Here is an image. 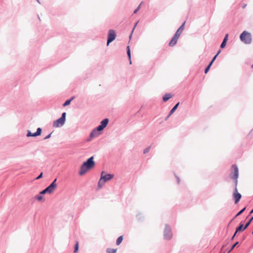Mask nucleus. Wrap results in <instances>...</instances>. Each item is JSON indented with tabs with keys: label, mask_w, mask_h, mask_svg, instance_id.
<instances>
[{
	"label": "nucleus",
	"mask_w": 253,
	"mask_h": 253,
	"mask_svg": "<svg viewBox=\"0 0 253 253\" xmlns=\"http://www.w3.org/2000/svg\"><path fill=\"white\" fill-rule=\"evenodd\" d=\"M123 236H120L117 240V241H116V245L117 246H119L123 241Z\"/></svg>",
	"instance_id": "obj_19"
},
{
	"label": "nucleus",
	"mask_w": 253,
	"mask_h": 253,
	"mask_svg": "<svg viewBox=\"0 0 253 253\" xmlns=\"http://www.w3.org/2000/svg\"><path fill=\"white\" fill-rule=\"evenodd\" d=\"M164 236L167 239H170L172 237L170 229L169 227H167L165 230Z\"/></svg>",
	"instance_id": "obj_10"
},
{
	"label": "nucleus",
	"mask_w": 253,
	"mask_h": 253,
	"mask_svg": "<svg viewBox=\"0 0 253 253\" xmlns=\"http://www.w3.org/2000/svg\"><path fill=\"white\" fill-rule=\"evenodd\" d=\"M94 165L95 163L93 161V157H91L87 160V161L84 162L82 165L79 171V174L81 175L84 174L88 169L93 168Z\"/></svg>",
	"instance_id": "obj_1"
},
{
	"label": "nucleus",
	"mask_w": 253,
	"mask_h": 253,
	"mask_svg": "<svg viewBox=\"0 0 253 253\" xmlns=\"http://www.w3.org/2000/svg\"><path fill=\"white\" fill-rule=\"evenodd\" d=\"M66 116V113L65 112L62 113L61 117L53 122V126L54 127L62 126L65 123Z\"/></svg>",
	"instance_id": "obj_4"
},
{
	"label": "nucleus",
	"mask_w": 253,
	"mask_h": 253,
	"mask_svg": "<svg viewBox=\"0 0 253 253\" xmlns=\"http://www.w3.org/2000/svg\"><path fill=\"white\" fill-rule=\"evenodd\" d=\"M185 23V22H184L183 23V24L179 28L178 30L183 32V31L184 30V27Z\"/></svg>",
	"instance_id": "obj_26"
},
{
	"label": "nucleus",
	"mask_w": 253,
	"mask_h": 253,
	"mask_svg": "<svg viewBox=\"0 0 253 253\" xmlns=\"http://www.w3.org/2000/svg\"><path fill=\"white\" fill-rule=\"evenodd\" d=\"M101 130H98V127H97L96 129H94L91 133H90V136L91 138L95 137L98 136L100 134V131Z\"/></svg>",
	"instance_id": "obj_12"
},
{
	"label": "nucleus",
	"mask_w": 253,
	"mask_h": 253,
	"mask_svg": "<svg viewBox=\"0 0 253 253\" xmlns=\"http://www.w3.org/2000/svg\"><path fill=\"white\" fill-rule=\"evenodd\" d=\"M109 120L108 119H105L101 122L100 125L97 127L98 130H102L107 125Z\"/></svg>",
	"instance_id": "obj_9"
},
{
	"label": "nucleus",
	"mask_w": 253,
	"mask_h": 253,
	"mask_svg": "<svg viewBox=\"0 0 253 253\" xmlns=\"http://www.w3.org/2000/svg\"><path fill=\"white\" fill-rule=\"evenodd\" d=\"M127 54L128 55L129 60V63L130 64H131V55H130V50L129 48V46H127Z\"/></svg>",
	"instance_id": "obj_17"
},
{
	"label": "nucleus",
	"mask_w": 253,
	"mask_h": 253,
	"mask_svg": "<svg viewBox=\"0 0 253 253\" xmlns=\"http://www.w3.org/2000/svg\"><path fill=\"white\" fill-rule=\"evenodd\" d=\"M227 38H228V35L227 34V35L225 36V38H224V39L223 41H225V42H227Z\"/></svg>",
	"instance_id": "obj_36"
},
{
	"label": "nucleus",
	"mask_w": 253,
	"mask_h": 253,
	"mask_svg": "<svg viewBox=\"0 0 253 253\" xmlns=\"http://www.w3.org/2000/svg\"><path fill=\"white\" fill-rule=\"evenodd\" d=\"M182 33V31L178 29L175 33L174 36L178 39Z\"/></svg>",
	"instance_id": "obj_20"
},
{
	"label": "nucleus",
	"mask_w": 253,
	"mask_h": 253,
	"mask_svg": "<svg viewBox=\"0 0 253 253\" xmlns=\"http://www.w3.org/2000/svg\"><path fill=\"white\" fill-rule=\"evenodd\" d=\"M252 67L253 68V64L252 65Z\"/></svg>",
	"instance_id": "obj_40"
},
{
	"label": "nucleus",
	"mask_w": 253,
	"mask_h": 253,
	"mask_svg": "<svg viewBox=\"0 0 253 253\" xmlns=\"http://www.w3.org/2000/svg\"><path fill=\"white\" fill-rule=\"evenodd\" d=\"M240 38L241 41L246 44L250 43L252 42L251 35L247 31H244L241 34Z\"/></svg>",
	"instance_id": "obj_3"
},
{
	"label": "nucleus",
	"mask_w": 253,
	"mask_h": 253,
	"mask_svg": "<svg viewBox=\"0 0 253 253\" xmlns=\"http://www.w3.org/2000/svg\"><path fill=\"white\" fill-rule=\"evenodd\" d=\"M238 244V242H236L231 247V249L228 251V253H229L230 252H231L233 250V249L236 246V245Z\"/></svg>",
	"instance_id": "obj_25"
},
{
	"label": "nucleus",
	"mask_w": 253,
	"mask_h": 253,
	"mask_svg": "<svg viewBox=\"0 0 253 253\" xmlns=\"http://www.w3.org/2000/svg\"><path fill=\"white\" fill-rule=\"evenodd\" d=\"M51 133H50V134H48V135H47V136L44 138V139H48V138H50V136H51Z\"/></svg>",
	"instance_id": "obj_35"
},
{
	"label": "nucleus",
	"mask_w": 253,
	"mask_h": 253,
	"mask_svg": "<svg viewBox=\"0 0 253 253\" xmlns=\"http://www.w3.org/2000/svg\"><path fill=\"white\" fill-rule=\"evenodd\" d=\"M42 173L40 174V175H39V176L36 178V179H39L41 178V177H42Z\"/></svg>",
	"instance_id": "obj_34"
},
{
	"label": "nucleus",
	"mask_w": 253,
	"mask_h": 253,
	"mask_svg": "<svg viewBox=\"0 0 253 253\" xmlns=\"http://www.w3.org/2000/svg\"><path fill=\"white\" fill-rule=\"evenodd\" d=\"M56 181V179H54L52 183L45 188L48 193H52L55 190L57 187Z\"/></svg>",
	"instance_id": "obj_7"
},
{
	"label": "nucleus",
	"mask_w": 253,
	"mask_h": 253,
	"mask_svg": "<svg viewBox=\"0 0 253 253\" xmlns=\"http://www.w3.org/2000/svg\"><path fill=\"white\" fill-rule=\"evenodd\" d=\"M137 23H138V22L136 23L135 25V26H134V28L136 27V25L137 24Z\"/></svg>",
	"instance_id": "obj_39"
},
{
	"label": "nucleus",
	"mask_w": 253,
	"mask_h": 253,
	"mask_svg": "<svg viewBox=\"0 0 253 253\" xmlns=\"http://www.w3.org/2000/svg\"><path fill=\"white\" fill-rule=\"evenodd\" d=\"M150 147H148L147 148H146V149H144V154H146L147 153H148L149 151H150Z\"/></svg>",
	"instance_id": "obj_30"
},
{
	"label": "nucleus",
	"mask_w": 253,
	"mask_h": 253,
	"mask_svg": "<svg viewBox=\"0 0 253 253\" xmlns=\"http://www.w3.org/2000/svg\"><path fill=\"white\" fill-rule=\"evenodd\" d=\"M220 51H218V53L214 56V57L213 58L212 60H211V62H212V64L213 63V61L215 60V59H216V57L218 56V55L219 54Z\"/></svg>",
	"instance_id": "obj_29"
},
{
	"label": "nucleus",
	"mask_w": 253,
	"mask_h": 253,
	"mask_svg": "<svg viewBox=\"0 0 253 253\" xmlns=\"http://www.w3.org/2000/svg\"><path fill=\"white\" fill-rule=\"evenodd\" d=\"M179 104V102H178L170 110L169 114V117L171 115H172L174 111L176 110V109L177 108L178 105Z\"/></svg>",
	"instance_id": "obj_16"
},
{
	"label": "nucleus",
	"mask_w": 253,
	"mask_h": 253,
	"mask_svg": "<svg viewBox=\"0 0 253 253\" xmlns=\"http://www.w3.org/2000/svg\"><path fill=\"white\" fill-rule=\"evenodd\" d=\"M177 182H178V183H179V178H177Z\"/></svg>",
	"instance_id": "obj_38"
},
{
	"label": "nucleus",
	"mask_w": 253,
	"mask_h": 253,
	"mask_svg": "<svg viewBox=\"0 0 253 253\" xmlns=\"http://www.w3.org/2000/svg\"><path fill=\"white\" fill-rule=\"evenodd\" d=\"M114 177V174H106L104 171H102L101 174L100 178L98 183V187L99 188H102L106 181L111 180Z\"/></svg>",
	"instance_id": "obj_2"
},
{
	"label": "nucleus",
	"mask_w": 253,
	"mask_h": 253,
	"mask_svg": "<svg viewBox=\"0 0 253 253\" xmlns=\"http://www.w3.org/2000/svg\"><path fill=\"white\" fill-rule=\"evenodd\" d=\"M253 213V209L251 211L250 214H252Z\"/></svg>",
	"instance_id": "obj_37"
},
{
	"label": "nucleus",
	"mask_w": 253,
	"mask_h": 253,
	"mask_svg": "<svg viewBox=\"0 0 253 253\" xmlns=\"http://www.w3.org/2000/svg\"><path fill=\"white\" fill-rule=\"evenodd\" d=\"M212 65V62H211L209 64V65L208 66V67L206 68V69H205V73L207 74L208 71H209L211 66Z\"/></svg>",
	"instance_id": "obj_22"
},
{
	"label": "nucleus",
	"mask_w": 253,
	"mask_h": 253,
	"mask_svg": "<svg viewBox=\"0 0 253 253\" xmlns=\"http://www.w3.org/2000/svg\"><path fill=\"white\" fill-rule=\"evenodd\" d=\"M47 193V191H46V189H45L44 190H42V191H41V192H40V194H45V193Z\"/></svg>",
	"instance_id": "obj_33"
},
{
	"label": "nucleus",
	"mask_w": 253,
	"mask_h": 253,
	"mask_svg": "<svg viewBox=\"0 0 253 253\" xmlns=\"http://www.w3.org/2000/svg\"><path fill=\"white\" fill-rule=\"evenodd\" d=\"M232 169L233 170V174L232 178L233 179L235 180V185H237V178L238 177V169L237 166L235 165H232Z\"/></svg>",
	"instance_id": "obj_6"
},
{
	"label": "nucleus",
	"mask_w": 253,
	"mask_h": 253,
	"mask_svg": "<svg viewBox=\"0 0 253 253\" xmlns=\"http://www.w3.org/2000/svg\"><path fill=\"white\" fill-rule=\"evenodd\" d=\"M246 209V208H244V209H243L241 211H240L236 215V217L239 216V215H240Z\"/></svg>",
	"instance_id": "obj_28"
},
{
	"label": "nucleus",
	"mask_w": 253,
	"mask_h": 253,
	"mask_svg": "<svg viewBox=\"0 0 253 253\" xmlns=\"http://www.w3.org/2000/svg\"><path fill=\"white\" fill-rule=\"evenodd\" d=\"M253 217H252L250 220L245 225V228H247L249 225L250 224L251 222H252V221L253 220Z\"/></svg>",
	"instance_id": "obj_24"
},
{
	"label": "nucleus",
	"mask_w": 253,
	"mask_h": 253,
	"mask_svg": "<svg viewBox=\"0 0 253 253\" xmlns=\"http://www.w3.org/2000/svg\"><path fill=\"white\" fill-rule=\"evenodd\" d=\"M79 242L77 241L75 246V250H74V253H77L79 250Z\"/></svg>",
	"instance_id": "obj_21"
},
{
	"label": "nucleus",
	"mask_w": 253,
	"mask_h": 253,
	"mask_svg": "<svg viewBox=\"0 0 253 253\" xmlns=\"http://www.w3.org/2000/svg\"><path fill=\"white\" fill-rule=\"evenodd\" d=\"M171 97L172 95L170 93H167L163 96V100L164 102H166Z\"/></svg>",
	"instance_id": "obj_15"
},
{
	"label": "nucleus",
	"mask_w": 253,
	"mask_h": 253,
	"mask_svg": "<svg viewBox=\"0 0 253 253\" xmlns=\"http://www.w3.org/2000/svg\"><path fill=\"white\" fill-rule=\"evenodd\" d=\"M178 39V38L173 36L172 37V39L171 40V41H170V42H169V46H174L176 44V43H177Z\"/></svg>",
	"instance_id": "obj_14"
},
{
	"label": "nucleus",
	"mask_w": 253,
	"mask_h": 253,
	"mask_svg": "<svg viewBox=\"0 0 253 253\" xmlns=\"http://www.w3.org/2000/svg\"><path fill=\"white\" fill-rule=\"evenodd\" d=\"M36 198L38 200L41 201L42 199V197L41 195H38L37 196Z\"/></svg>",
	"instance_id": "obj_32"
},
{
	"label": "nucleus",
	"mask_w": 253,
	"mask_h": 253,
	"mask_svg": "<svg viewBox=\"0 0 253 253\" xmlns=\"http://www.w3.org/2000/svg\"><path fill=\"white\" fill-rule=\"evenodd\" d=\"M247 228H245V226L244 227V225L243 224H241L239 227H238L236 229V232L235 234H234L232 238V239L233 240L236 234L237 233V232L240 231H243L245 230Z\"/></svg>",
	"instance_id": "obj_13"
},
{
	"label": "nucleus",
	"mask_w": 253,
	"mask_h": 253,
	"mask_svg": "<svg viewBox=\"0 0 253 253\" xmlns=\"http://www.w3.org/2000/svg\"><path fill=\"white\" fill-rule=\"evenodd\" d=\"M117 251V249H111V248H108L106 250V252L107 253H116Z\"/></svg>",
	"instance_id": "obj_18"
},
{
	"label": "nucleus",
	"mask_w": 253,
	"mask_h": 253,
	"mask_svg": "<svg viewBox=\"0 0 253 253\" xmlns=\"http://www.w3.org/2000/svg\"><path fill=\"white\" fill-rule=\"evenodd\" d=\"M233 198L235 200V203L237 204L240 201L241 198V195L238 192L237 185H235V188L233 194Z\"/></svg>",
	"instance_id": "obj_8"
},
{
	"label": "nucleus",
	"mask_w": 253,
	"mask_h": 253,
	"mask_svg": "<svg viewBox=\"0 0 253 253\" xmlns=\"http://www.w3.org/2000/svg\"><path fill=\"white\" fill-rule=\"evenodd\" d=\"M116 37V32L114 30H110L108 35V40L107 45L108 46L109 43L113 42Z\"/></svg>",
	"instance_id": "obj_5"
},
{
	"label": "nucleus",
	"mask_w": 253,
	"mask_h": 253,
	"mask_svg": "<svg viewBox=\"0 0 253 253\" xmlns=\"http://www.w3.org/2000/svg\"><path fill=\"white\" fill-rule=\"evenodd\" d=\"M42 132V129L41 128H38L36 132L32 133L30 131H29L27 134L28 137L29 136H37L40 135Z\"/></svg>",
	"instance_id": "obj_11"
},
{
	"label": "nucleus",
	"mask_w": 253,
	"mask_h": 253,
	"mask_svg": "<svg viewBox=\"0 0 253 253\" xmlns=\"http://www.w3.org/2000/svg\"><path fill=\"white\" fill-rule=\"evenodd\" d=\"M142 2H141V3L139 4V5L137 7V8L134 11V13H136L140 9V6L141 5Z\"/></svg>",
	"instance_id": "obj_31"
},
{
	"label": "nucleus",
	"mask_w": 253,
	"mask_h": 253,
	"mask_svg": "<svg viewBox=\"0 0 253 253\" xmlns=\"http://www.w3.org/2000/svg\"><path fill=\"white\" fill-rule=\"evenodd\" d=\"M226 42H225V41H223V42L220 45L221 48H224L226 45Z\"/></svg>",
	"instance_id": "obj_27"
},
{
	"label": "nucleus",
	"mask_w": 253,
	"mask_h": 253,
	"mask_svg": "<svg viewBox=\"0 0 253 253\" xmlns=\"http://www.w3.org/2000/svg\"><path fill=\"white\" fill-rule=\"evenodd\" d=\"M71 101V99L66 100L65 101V102L63 104V106L64 107H65V106H66L67 105H69L70 104Z\"/></svg>",
	"instance_id": "obj_23"
}]
</instances>
